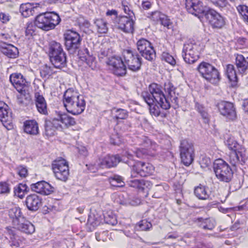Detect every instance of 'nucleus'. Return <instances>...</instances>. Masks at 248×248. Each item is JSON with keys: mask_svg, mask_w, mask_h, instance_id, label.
Wrapping results in <instances>:
<instances>
[{"mask_svg": "<svg viewBox=\"0 0 248 248\" xmlns=\"http://www.w3.org/2000/svg\"><path fill=\"white\" fill-rule=\"evenodd\" d=\"M217 107L220 114L228 120L233 121L236 118V113L233 104L227 101H220Z\"/></svg>", "mask_w": 248, "mask_h": 248, "instance_id": "obj_14", "label": "nucleus"}, {"mask_svg": "<svg viewBox=\"0 0 248 248\" xmlns=\"http://www.w3.org/2000/svg\"><path fill=\"white\" fill-rule=\"evenodd\" d=\"M61 124H64L66 126L74 125L76 121L74 118L66 113H59L57 118L47 119L45 121L46 134L48 136H53L56 130L61 128Z\"/></svg>", "mask_w": 248, "mask_h": 248, "instance_id": "obj_4", "label": "nucleus"}, {"mask_svg": "<svg viewBox=\"0 0 248 248\" xmlns=\"http://www.w3.org/2000/svg\"><path fill=\"white\" fill-rule=\"evenodd\" d=\"M198 70L202 76L213 84H217L220 80L218 70L210 63H201Z\"/></svg>", "mask_w": 248, "mask_h": 248, "instance_id": "obj_8", "label": "nucleus"}, {"mask_svg": "<svg viewBox=\"0 0 248 248\" xmlns=\"http://www.w3.org/2000/svg\"><path fill=\"white\" fill-rule=\"evenodd\" d=\"M180 156L182 162L186 166L190 165L194 159V147L193 143L184 140L180 146Z\"/></svg>", "mask_w": 248, "mask_h": 248, "instance_id": "obj_9", "label": "nucleus"}, {"mask_svg": "<svg viewBox=\"0 0 248 248\" xmlns=\"http://www.w3.org/2000/svg\"><path fill=\"white\" fill-rule=\"evenodd\" d=\"M7 233L10 235V239L11 240V246H15L16 247H19L21 240H19V237L16 235L13 232V231L10 228L7 227L6 228Z\"/></svg>", "mask_w": 248, "mask_h": 248, "instance_id": "obj_41", "label": "nucleus"}, {"mask_svg": "<svg viewBox=\"0 0 248 248\" xmlns=\"http://www.w3.org/2000/svg\"><path fill=\"white\" fill-rule=\"evenodd\" d=\"M194 194L197 198L202 200H208L210 197L208 188L202 185L195 188Z\"/></svg>", "mask_w": 248, "mask_h": 248, "instance_id": "obj_29", "label": "nucleus"}, {"mask_svg": "<svg viewBox=\"0 0 248 248\" xmlns=\"http://www.w3.org/2000/svg\"><path fill=\"white\" fill-rule=\"evenodd\" d=\"M9 215L13 219V223L14 226L16 225V221H18L20 218H24L21 214L20 209L16 207L10 209Z\"/></svg>", "mask_w": 248, "mask_h": 248, "instance_id": "obj_36", "label": "nucleus"}, {"mask_svg": "<svg viewBox=\"0 0 248 248\" xmlns=\"http://www.w3.org/2000/svg\"><path fill=\"white\" fill-rule=\"evenodd\" d=\"M128 156L125 163L132 168L131 176L132 178L137 177L139 175L146 177L152 173L154 167L149 163H144L141 161L135 162L130 159L132 155L128 154Z\"/></svg>", "mask_w": 248, "mask_h": 248, "instance_id": "obj_6", "label": "nucleus"}, {"mask_svg": "<svg viewBox=\"0 0 248 248\" xmlns=\"http://www.w3.org/2000/svg\"><path fill=\"white\" fill-rule=\"evenodd\" d=\"M113 117L118 119H125L128 117V112L124 109L118 108L113 109Z\"/></svg>", "mask_w": 248, "mask_h": 248, "instance_id": "obj_42", "label": "nucleus"}, {"mask_svg": "<svg viewBox=\"0 0 248 248\" xmlns=\"http://www.w3.org/2000/svg\"><path fill=\"white\" fill-rule=\"evenodd\" d=\"M122 5L124 12L129 17H132L134 13L131 9V5L126 1H123Z\"/></svg>", "mask_w": 248, "mask_h": 248, "instance_id": "obj_47", "label": "nucleus"}, {"mask_svg": "<svg viewBox=\"0 0 248 248\" xmlns=\"http://www.w3.org/2000/svg\"><path fill=\"white\" fill-rule=\"evenodd\" d=\"M140 202L139 200H136V201H134L129 199L125 201V204H128L132 206L137 205L140 203Z\"/></svg>", "mask_w": 248, "mask_h": 248, "instance_id": "obj_62", "label": "nucleus"}, {"mask_svg": "<svg viewBox=\"0 0 248 248\" xmlns=\"http://www.w3.org/2000/svg\"><path fill=\"white\" fill-rule=\"evenodd\" d=\"M56 72L54 70L53 63H46L41 69L40 75L41 77L45 78Z\"/></svg>", "mask_w": 248, "mask_h": 248, "instance_id": "obj_35", "label": "nucleus"}, {"mask_svg": "<svg viewBox=\"0 0 248 248\" xmlns=\"http://www.w3.org/2000/svg\"><path fill=\"white\" fill-rule=\"evenodd\" d=\"M35 101L38 111L41 114H47V105L43 95L39 93H36L34 95Z\"/></svg>", "mask_w": 248, "mask_h": 248, "instance_id": "obj_27", "label": "nucleus"}, {"mask_svg": "<svg viewBox=\"0 0 248 248\" xmlns=\"http://www.w3.org/2000/svg\"><path fill=\"white\" fill-rule=\"evenodd\" d=\"M110 185L113 186L123 187L124 186V178L118 175H114L109 178Z\"/></svg>", "mask_w": 248, "mask_h": 248, "instance_id": "obj_40", "label": "nucleus"}, {"mask_svg": "<svg viewBox=\"0 0 248 248\" xmlns=\"http://www.w3.org/2000/svg\"><path fill=\"white\" fill-rule=\"evenodd\" d=\"M29 191V188L25 184H19L14 188L15 195H17L20 199H22L25 194Z\"/></svg>", "mask_w": 248, "mask_h": 248, "instance_id": "obj_38", "label": "nucleus"}, {"mask_svg": "<svg viewBox=\"0 0 248 248\" xmlns=\"http://www.w3.org/2000/svg\"><path fill=\"white\" fill-rule=\"evenodd\" d=\"M37 8V4L27 2L20 5L19 11L24 17H27L33 15Z\"/></svg>", "mask_w": 248, "mask_h": 248, "instance_id": "obj_26", "label": "nucleus"}, {"mask_svg": "<svg viewBox=\"0 0 248 248\" xmlns=\"http://www.w3.org/2000/svg\"><path fill=\"white\" fill-rule=\"evenodd\" d=\"M216 6L219 7H224L228 4L226 0H209Z\"/></svg>", "mask_w": 248, "mask_h": 248, "instance_id": "obj_54", "label": "nucleus"}, {"mask_svg": "<svg viewBox=\"0 0 248 248\" xmlns=\"http://www.w3.org/2000/svg\"><path fill=\"white\" fill-rule=\"evenodd\" d=\"M9 19L10 16L8 14H5L4 13H0V20L2 23H7L8 21H9Z\"/></svg>", "mask_w": 248, "mask_h": 248, "instance_id": "obj_61", "label": "nucleus"}, {"mask_svg": "<svg viewBox=\"0 0 248 248\" xmlns=\"http://www.w3.org/2000/svg\"><path fill=\"white\" fill-rule=\"evenodd\" d=\"M107 233V232H105V231H103L101 233H96L95 237H96V240L98 241H100L101 240L104 241V239L102 238V235H103V234H106Z\"/></svg>", "mask_w": 248, "mask_h": 248, "instance_id": "obj_63", "label": "nucleus"}, {"mask_svg": "<svg viewBox=\"0 0 248 248\" xmlns=\"http://www.w3.org/2000/svg\"><path fill=\"white\" fill-rule=\"evenodd\" d=\"M198 51V47L195 44L192 43H186L184 44L183 47V52L185 53V56H183L185 62H195V59L191 57L190 59L189 56L194 55V53Z\"/></svg>", "mask_w": 248, "mask_h": 248, "instance_id": "obj_24", "label": "nucleus"}, {"mask_svg": "<svg viewBox=\"0 0 248 248\" xmlns=\"http://www.w3.org/2000/svg\"><path fill=\"white\" fill-rule=\"evenodd\" d=\"M237 68L241 73H244L248 67V63H236Z\"/></svg>", "mask_w": 248, "mask_h": 248, "instance_id": "obj_57", "label": "nucleus"}, {"mask_svg": "<svg viewBox=\"0 0 248 248\" xmlns=\"http://www.w3.org/2000/svg\"><path fill=\"white\" fill-rule=\"evenodd\" d=\"M123 60L119 57H115L116 60L120 62H130V61L133 62H141V59L140 56L137 54H134L130 50H124L123 51Z\"/></svg>", "mask_w": 248, "mask_h": 248, "instance_id": "obj_25", "label": "nucleus"}, {"mask_svg": "<svg viewBox=\"0 0 248 248\" xmlns=\"http://www.w3.org/2000/svg\"><path fill=\"white\" fill-rule=\"evenodd\" d=\"M17 171L18 175L21 178H25L28 175V170L26 167L19 166L17 169Z\"/></svg>", "mask_w": 248, "mask_h": 248, "instance_id": "obj_52", "label": "nucleus"}, {"mask_svg": "<svg viewBox=\"0 0 248 248\" xmlns=\"http://www.w3.org/2000/svg\"><path fill=\"white\" fill-rule=\"evenodd\" d=\"M163 17H165V15L159 11L153 12L150 16V18L155 22H159L162 17L163 18Z\"/></svg>", "mask_w": 248, "mask_h": 248, "instance_id": "obj_48", "label": "nucleus"}, {"mask_svg": "<svg viewBox=\"0 0 248 248\" xmlns=\"http://www.w3.org/2000/svg\"><path fill=\"white\" fill-rule=\"evenodd\" d=\"M225 144L231 150L228 161L232 167L244 165L248 160V154L246 148L240 145L232 137L229 136L225 142Z\"/></svg>", "mask_w": 248, "mask_h": 248, "instance_id": "obj_2", "label": "nucleus"}, {"mask_svg": "<svg viewBox=\"0 0 248 248\" xmlns=\"http://www.w3.org/2000/svg\"><path fill=\"white\" fill-rule=\"evenodd\" d=\"M214 170L217 178L221 181L230 182L233 172L229 165L222 159H218L214 163Z\"/></svg>", "mask_w": 248, "mask_h": 248, "instance_id": "obj_7", "label": "nucleus"}, {"mask_svg": "<svg viewBox=\"0 0 248 248\" xmlns=\"http://www.w3.org/2000/svg\"><path fill=\"white\" fill-rule=\"evenodd\" d=\"M196 110L201 114L203 119L207 120L208 118V114L207 109L202 105L198 103H196L195 105Z\"/></svg>", "mask_w": 248, "mask_h": 248, "instance_id": "obj_45", "label": "nucleus"}, {"mask_svg": "<svg viewBox=\"0 0 248 248\" xmlns=\"http://www.w3.org/2000/svg\"><path fill=\"white\" fill-rule=\"evenodd\" d=\"M63 104L67 111L74 115L82 113L86 106V102L82 95L69 89L63 95Z\"/></svg>", "mask_w": 248, "mask_h": 248, "instance_id": "obj_3", "label": "nucleus"}, {"mask_svg": "<svg viewBox=\"0 0 248 248\" xmlns=\"http://www.w3.org/2000/svg\"><path fill=\"white\" fill-rule=\"evenodd\" d=\"M150 187V182L141 179L139 190L146 193L145 196H146Z\"/></svg>", "mask_w": 248, "mask_h": 248, "instance_id": "obj_46", "label": "nucleus"}, {"mask_svg": "<svg viewBox=\"0 0 248 248\" xmlns=\"http://www.w3.org/2000/svg\"><path fill=\"white\" fill-rule=\"evenodd\" d=\"M141 180L133 179L129 180L127 181L128 185L132 187L137 188L139 189Z\"/></svg>", "mask_w": 248, "mask_h": 248, "instance_id": "obj_56", "label": "nucleus"}, {"mask_svg": "<svg viewBox=\"0 0 248 248\" xmlns=\"http://www.w3.org/2000/svg\"><path fill=\"white\" fill-rule=\"evenodd\" d=\"M42 198L36 194L30 195L26 199V206L30 211H37L42 206Z\"/></svg>", "mask_w": 248, "mask_h": 248, "instance_id": "obj_23", "label": "nucleus"}, {"mask_svg": "<svg viewBox=\"0 0 248 248\" xmlns=\"http://www.w3.org/2000/svg\"><path fill=\"white\" fill-rule=\"evenodd\" d=\"M49 58L51 62H66V54L60 43L55 41L51 42Z\"/></svg>", "mask_w": 248, "mask_h": 248, "instance_id": "obj_13", "label": "nucleus"}, {"mask_svg": "<svg viewBox=\"0 0 248 248\" xmlns=\"http://www.w3.org/2000/svg\"><path fill=\"white\" fill-rule=\"evenodd\" d=\"M164 90L168 93L167 97L164 95L160 86L156 83L150 84L148 91L141 93L142 97L150 107L151 114L155 116L160 115V108L164 109L170 108V102L178 104V98L175 95V88L172 84H165Z\"/></svg>", "mask_w": 248, "mask_h": 248, "instance_id": "obj_1", "label": "nucleus"}, {"mask_svg": "<svg viewBox=\"0 0 248 248\" xmlns=\"http://www.w3.org/2000/svg\"><path fill=\"white\" fill-rule=\"evenodd\" d=\"M186 8L191 14L198 16L202 14L205 16L207 11L202 1L199 0H186Z\"/></svg>", "mask_w": 248, "mask_h": 248, "instance_id": "obj_20", "label": "nucleus"}, {"mask_svg": "<svg viewBox=\"0 0 248 248\" xmlns=\"http://www.w3.org/2000/svg\"><path fill=\"white\" fill-rule=\"evenodd\" d=\"M197 220L201 223L199 226L205 230H212L215 227L216 222L213 219L199 218Z\"/></svg>", "mask_w": 248, "mask_h": 248, "instance_id": "obj_34", "label": "nucleus"}, {"mask_svg": "<svg viewBox=\"0 0 248 248\" xmlns=\"http://www.w3.org/2000/svg\"><path fill=\"white\" fill-rule=\"evenodd\" d=\"M0 120L7 129L12 128V112L9 110L8 106L2 101H0Z\"/></svg>", "mask_w": 248, "mask_h": 248, "instance_id": "obj_17", "label": "nucleus"}, {"mask_svg": "<svg viewBox=\"0 0 248 248\" xmlns=\"http://www.w3.org/2000/svg\"><path fill=\"white\" fill-rule=\"evenodd\" d=\"M152 227V224L145 219L141 220L136 226L139 231H148Z\"/></svg>", "mask_w": 248, "mask_h": 248, "instance_id": "obj_44", "label": "nucleus"}, {"mask_svg": "<svg viewBox=\"0 0 248 248\" xmlns=\"http://www.w3.org/2000/svg\"><path fill=\"white\" fill-rule=\"evenodd\" d=\"M30 188L32 191L43 195H50L55 191V187L45 181L32 184Z\"/></svg>", "mask_w": 248, "mask_h": 248, "instance_id": "obj_18", "label": "nucleus"}, {"mask_svg": "<svg viewBox=\"0 0 248 248\" xmlns=\"http://www.w3.org/2000/svg\"><path fill=\"white\" fill-rule=\"evenodd\" d=\"M10 80L16 90L19 93H22L23 89L25 86L22 76L20 74L12 75L10 77Z\"/></svg>", "mask_w": 248, "mask_h": 248, "instance_id": "obj_28", "label": "nucleus"}, {"mask_svg": "<svg viewBox=\"0 0 248 248\" xmlns=\"http://www.w3.org/2000/svg\"><path fill=\"white\" fill-rule=\"evenodd\" d=\"M137 46L138 50L146 60L152 61L154 60L155 53L148 40L142 38L137 42Z\"/></svg>", "mask_w": 248, "mask_h": 248, "instance_id": "obj_11", "label": "nucleus"}, {"mask_svg": "<svg viewBox=\"0 0 248 248\" xmlns=\"http://www.w3.org/2000/svg\"><path fill=\"white\" fill-rule=\"evenodd\" d=\"M162 61L165 62H173L175 61L174 58L167 52H163L162 54Z\"/></svg>", "mask_w": 248, "mask_h": 248, "instance_id": "obj_55", "label": "nucleus"}, {"mask_svg": "<svg viewBox=\"0 0 248 248\" xmlns=\"http://www.w3.org/2000/svg\"><path fill=\"white\" fill-rule=\"evenodd\" d=\"M65 45L68 50L74 51L79 47L81 39L79 34L72 30H68L64 34Z\"/></svg>", "mask_w": 248, "mask_h": 248, "instance_id": "obj_12", "label": "nucleus"}, {"mask_svg": "<svg viewBox=\"0 0 248 248\" xmlns=\"http://www.w3.org/2000/svg\"><path fill=\"white\" fill-rule=\"evenodd\" d=\"M107 63L111 66V70L114 74L117 76H123L125 75L126 67L124 63Z\"/></svg>", "mask_w": 248, "mask_h": 248, "instance_id": "obj_31", "label": "nucleus"}, {"mask_svg": "<svg viewBox=\"0 0 248 248\" xmlns=\"http://www.w3.org/2000/svg\"><path fill=\"white\" fill-rule=\"evenodd\" d=\"M10 188L9 185L5 182H0V194L9 193Z\"/></svg>", "mask_w": 248, "mask_h": 248, "instance_id": "obj_53", "label": "nucleus"}, {"mask_svg": "<svg viewBox=\"0 0 248 248\" xmlns=\"http://www.w3.org/2000/svg\"><path fill=\"white\" fill-rule=\"evenodd\" d=\"M125 158H121L119 155H108L102 158L99 159L98 165L101 169L110 168L117 166L120 162H124L125 163Z\"/></svg>", "mask_w": 248, "mask_h": 248, "instance_id": "obj_16", "label": "nucleus"}, {"mask_svg": "<svg viewBox=\"0 0 248 248\" xmlns=\"http://www.w3.org/2000/svg\"><path fill=\"white\" fill-rule=\"evenodd\" d=\"M226 75L232 87H235L237 85L238 78L234 66L229 64L227 66Z\"/></svg>", "mask_w": 248, "mask_h": 248, "instance_id": "obj_32", "label": "nucleus"}, {"mask_svg": "<svg viewBox=\"0 0 248 248\" xmlns=\"http://www.w3.org/2000/svg\"><path fill=\"white\" fill-rule=\"evenodd\" d=\"M24 127L25 132L28 134L36 135L38 133V125L35 120L26 121Z\"/></svg>", "mask_w": 248, "mask_h": 248, "instance_id": "obj_30", "label": "nucleus"}, {"mask_svg": "<svg viewBox=\"0 0 248 248\" xmlns=\"http://www.w3.org/2000/svg\"><path fill=\"white\" fill-rule=\"evenodd\" d=\"M131 17L127 16L117 17L116 23L118 28L125 32H132L134 30V21Z\"/></svg>", "mask_w": 248, "mask_h": 248, "instance_id": "obj_21", "label": "nucleus"}, {"mask_svg": "<svg viewBox=\"0 0 248 248\" xmlns=\"http://www.w3.org/2000/svg\"><path fill=\"white\" fill-rule=\"evenodd\" d=\"M205 17L214 28L220 29L225 24V19L213 9H209L205 14Z\"/></svg>", "mask_w": 248, "mask_h": 248, "instance_id": "obj_15", "label": "nucleus"}, {"mask_svg": "<svg viewBox=\"0 0 248 248\" xmlns=\"http://www.w3.org/2000/svg\"><path fill=\"white\" fill-rule=\"evenodd\" d=\"M66 63H53L54 69H57L65 71Z\"/></svg>", "mask_w": 248, "mask_h": 248, "instance_id": "obj_60", "label": "nucleus"}, {"mask_svg": "<svg viewBox=\"0 0 248 248\" xmlns=\"http://www.w3.org/2000/svg\"><path fill=\"white\" fill-rule=\"evenodd\" d=\"M237 10L244 21L248 23V7L245 5H240L237 7Z\"/></svg>", "mask_w": 248, "mask_h": 248, "instance_id": "obj_43", "label": "nucleus"}, {"mask_svg": "<svg viewBox=\"0 0 248 248\" xmlns=\"http://www.w3.org/2000/svg\"><path fill=\"white\" fill-rule=\"evenodd\" d=\"M243 107L245 112L248 114V100L244 101L243 104Z\"/></svg>", "mask_w": 248, "mask_h": 248, "instance_id": "obj_64", "label": "nucleus"}, {"mask_svg": "<svg viewBox=\"0 0 248 248\" xmlns=\"http://www.w3.org/2000/svg\"><path fill=\"white\" fill-rule=\"evenodd\" d=\"M159 22L164 27H166L168 29L170 28V21L166 15H165V17H163V18L162 17L161 20H160Z\"/></svg>", "mask_w": 248, "mask_h": 248, "instance_id": "obj_59", "label": "nucleus"}, {"mask_svg": "<svg viewBox=\"0 0 248 248\" xmlns=\"http://www.w3.org/2000/svg\"><path fill=\"white\" fill-rule=\"evenodd\" d=\"M86 53L85 56L81 57L80 56L79 58L80 61L84 62H93L95 61V58L92 55H90L87 49L85 50Z\"/></svg>", "mask_w": 248, "mask_h": 248, "instance_id": "obj_50", "label": "nucleus"}, {"mask_svg": "<svg viewBox=\"0 0 248 248\" xmlns=\"http://www.w3.org/2000/svg\"><path fill=\"white\" fill-rule=\"evenodd\" d=\"M61 19L58 14L55 12L42 13L36 17L35 25L44 31H49L55 28Z\"/></svg>", "mask_w": 248, "mask_h": 248, "instance_id": "obj_5", "label": "nucleus"}, {"mask_svg": "<svg viewBox=\"0 0 248 248\" xmlns=\"http://www.w3.org/2000/svg\"><path fill=\"white\" fill-rule=\"evenodd\" d=\"M155 192L153 195V197L155 198H160L161 197L164 193V187L161 185H157L155 186Z\"/></svg>", "mask_w": 248, "mask_h": 248, "instance_id": "obj_51", "label": "nucleus"}, {"mask_svg": "<svg viewBox=\"0 0 248 248\" xmlns=\"http://www.w3.org/2000/svg\"><path fill=\"white\" fill-rule=\"evenodd\" d=\"M52 169L57 179L65 182L69 174L67 162L63 159L56 160L52 163Z\"/></svg>", "mask_w": 248, "mask_h": 248, "instance_id": "obj_10", "label": "nucleus"}, {"mask_svg": "<svg viewBox=\"0 0 248 248\" xmlns=\"http://www.w3.org/2000/svg\"><path fill=\"white\" fill-rule=\"evenodd\" d=\"M141 63H131L128 64V68L131 71H137L139 70L141 66Z\"/></svg>", "mask_w": 248, "mask_h": 248, "instance_id": "obj_58", "label": "nucleus"}, {"mask_svg": "<svg viewBox=\"0 0 248 248\" xmlns=\"http://www.w3.org/2000/svg\"><path fill=\"white\" fill-rule=\"evenodd\" d=\"M94 23L97 31L99 33H106L108 31V23L107 21L102 18L96 19Z\"/></svg>", "mask_w": 248, "mask_h": 248, "instance_id": "obj_37", "label": "nucleus"}, {"mask_svg": "<svg viewBox=\"0 0 248 248\" xmlns=\"http://www.w3.org/2000/svg\"><path fill=\"white\" fill-rule=\"evenodd\" d=\"M35 29V26L32 23L29 24L27 25V27L25 31L26 36L30 38V37L34 35Z\"/></svg>", "mask_w": 248, "mask_h": 248, "instance_id": "obj_49", "label": "nucleus"}, {"mask_svg": "<svg viewBox=\"0 0 248 248\" xmlns=\"http://www.w3.org/2000/svg\"><path fill=\"white\" fill-rule=\"evenodd\" d=\"M143 148L137 149L134 152L135 155L139 158H142L146 155H154L155 153H152V150L155 147V144L153 143L148 138L145 137L143 142L141 144Z\"/></svg>", "mask_w": 248, "mask_h": 248, "instance_id": "obj_19", "label": "nucleus"}, {"mask_svg": "<svg viewBox=\"0 0 248 248\" xmlns=\"http://www.w3.org/2000/svg\"><path fill=\"white\" fill-rule=\"evenodd\" d=\"M16 228L19 231L27 234H31L35 232L34 226L25 217L16 221Z\"/></svg>", "mask_w": 248, "mask_h": 248, "instance_id": "obj_22", "label": "nucleus"}, {"mask_svg": "<svg viewBox=\"0 0 248 248\" xmlns=\"http://www.w3.org/2000/svg\"><path fill=\"white\" fill-rule=\"evenodd\" d=\"M104 218L106 223L114 226L117 224L116 216L111 211H108L104 213Z\"/></svg>", "mask_w": 248, "mask_h": 248, "instance_id": "obj_39", "label": "nucleus"}, {"mask_svg": "<svg viewBox=\"0 0 248 248\" xmlns=\"http://www.w3.org/2000/svg\"><path fill=\"white\" fill-rule=\"evenodd\" d=\"M2 53L10 58H16L18 55V50L12 45H6L2 49Z\"/></svg>", "mask_w": 248, "mask_h": 248, "instance_id": "obj_33", "label": "nucleus"}]
</instances>
